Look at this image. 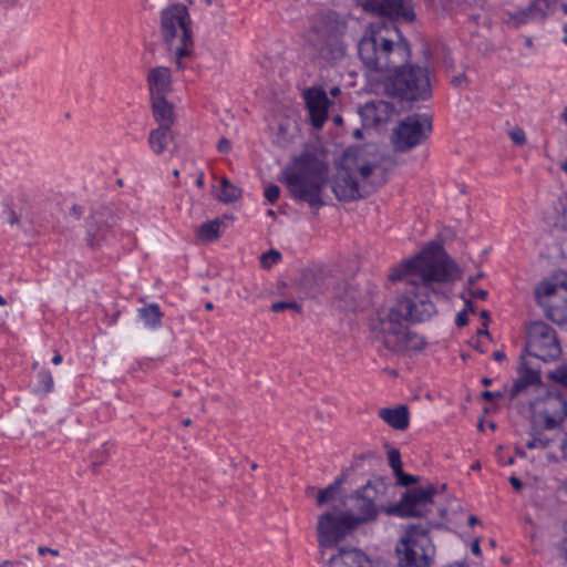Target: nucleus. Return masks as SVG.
Returning <instances> with one entry per match:
<instances>
[{
  "instance_id": "nucleus-1",
  "label": "nucleus",
  "mask_w": 567,
  "mask_h": 567,
  "mask_svg": "<svg viewBox=\"0 0 567 567\" xmlns=\"http://www.w3.org/2000/svg\"><path fill=\"white\" fill-rule=\"evenodd\" d=\"M458 277L456 265L439 245H431L417 256L394 268L389 279L405 280L404 293L394 305L378 310L371 320L372 339L392 352L420 351L425 342L421 336L406 329L404 322H423L436 313L431 295L440 292L434 282H449Z\"/></svg>"
},
{
  "instance_id": "nucleus-2",
  "label": "nucleus",
  "mask_w": 567,
  "mask_h": 567,
  "mask_svg": "<svg viewBox=\"0 0 567 567\" xmlns=\"http://www.w3.org/2000/svg\"><path fill=\"white\" fill-rule=\"evenodd\" d=\"M358 53L368 70L379 73L392 72L411 58L409 42L392 22L385 21L368 25L358 43Z\"/></svg>"
},
{
  "instance_id": "nucleus-3",
  "label": "nucleus",
  "mask_w": 567,
  "mask_h": 567,
  "mask_svg": "<svg viewBox=\"0 0 567 567\" xmlns=\"http://www.w3.org/2000/svg\"><path fill=\"white\" fill-rule=\"evenodd\" d=\"M328 178V164L317 153L305 151L284 168L279 181L286 185L293 199L319 208L324 204L322 192Z\"/></svg>"
},
{
  "instance_id": "nucleus-4",
  "label": "nucleus",
  "mask_w": 567,
  "mask_h": 567,
  "mask_svg": "<svg viewBox=\"0 0 567 567\" xmlns=\"http://www.w3.org/2000/svg\"><path fill=\"white\" fill-rule=\"evenodd\" d=\"M347 21L334 11H323L312 18L306 42L316 54L327 61H339L347 52L343 35Z\"/></svg>"
},
{
  "instance_id": "nucleus-5",
  "label": "nucleus",
  "mask_w": 567,
  "mask_h": 567,
  "mask_svg": "<svg viewBox=\"0 0 567 567\" xmlns=\"http://www.w3.org/2000/svg\"><path fill=\"white\" fill-rule=\"evenodd\" d=\"M161 32L165 42L175 50L178 68L182 59L190 56L194 48L190 18L183 4H172L161 12Z\"/></svg>"
},
{
  "instance_id": "nucleus-6",
  "label": "nucleus",
  "mask_w": 567,
  "mask_h": 567,
  "mask_svg": "<svg viewBox=\"0 0 567 567\" xmlns=\"http://www.w3.org/2000/svg\"><path fill=\"white\" fill-rule=\"evenodd\" d=\"M392 72L385 82V90L390 95L406 101L425 100L431 95L426 68L403 64L392 69Z\"/></svg>"
},
{
  "instance_id": "nucleus-7",
  "label": "nucleus",
  "mask_w": 567,
  "mask_h": 567,
  "mask_svg": "<svg viewBox=\"0 0 567 567\" xmlns=\"http://www.w3.org/2000/svg\"><path fill=\"white\" fill-rule=\"evenodd\" d=\"M396 550L403 554L405 565L414 567H429L435 555L429 529L421 525H410L406 528Z\"/></svg>"
},
{
  "instance_id": "nucleus-8",
  "label": "nucleus",
  "mask_w": 567,
  "mask_h": 567,
  "mask_svg": "<svg viewBox=\"0 0 567 567\" xmlns=\"http://www.w3.org/2000/svg\"><path fill=\"white\" fill-rule=\"evenodd\" d=\"M432 131V121L427 114H412L402 120L394 128L392 144L395 151L406 152L423 143Z\"/></svg>"
},
{
  "instance_id": "nucleus-9",
  "label": "nucleus",
  "mask_w": 567,
  "mask_h": 567,
  "mask_svg": "<svg viewBox=\"0 0 567 567\" xmlns=\"http://www.w3.org/2000/svg\"><path fill=\"white\" fill-rule=\"evenodd\" d=\"M527 353L544 362L557 360L561 354V347L556 331L545 322H534L527 332Z\"/></svg>"
},
{
  "instance_id": "nucleus-10",
  "label": "nucleus",
  "mask_w": 567,
  "mask_h": 567,
  "mask_svg": "<svg viewBox=\"0 0 567 567\" xmlns=\"http://www.w3.org/2000/svg\"><path fill=\"white\" fill-rule=\"evenodd\" d=\"M533 420L546 430H554L567 421V402L558 393L548 391L530 404Z\"/></svg>"
},
{
  "instance_id": "nucleus-11",
  "label": "nucleus",
  "mask_w": 567,
  "mask_h": 567,
  "mask_svg": "<svg viewBox=\"0 0 567 567\" xmlns=\"http://www.w3.org/2000/svg\"><path fill=\"white\" fill-rule=\"evenodd\" d=\"M358 527L348 512H327L318 520V542L321 548H329Z\"/></svg>"
},
{
  "instance_id": "nucleus-12",
  "label": "nucleus",
  "mask_w": 567,
  "mask_h": 567,
  "mask_svg": "<svg viewBox=\"0 0 567 567\" xmlns=\"http://www.w3.org/2000/svg\"><path fill=\"white\" fill-rule=\"evenodd\" d=\"M435 488L432 485L427 487H414L408 489L399 504L389 507L386 512L400 517H422L430 512L433 504Z\"/></svg>"
},
{
  "instance_id": "nucleus-13",
  "label": "nucleus",
  "mask_w": 567,
  "mask_h": 567,
  "mask_svg": "<svg viewBox=\"0 0 567 567\" xmlns=\"http://www.w3.org/2000/svg\"><path fill=\"white\" fill-rule=\"evenodd\" d=\"M379 498V492L371 483L365 484L353 494V504L349 513L352 514V518L358 526L377 518L382 508Z\"/></svg>"
},
{
  "instance_id": "nucleus-14",
  "label": "nucleus",
  "mask_w": 567,
  "mask_h": 567,
  "mask_svg": "<svg viewBox=\"0 0 567 567\" xmlns=\"http://www.w3.org/2000/svg\"><path fill=\"white\" fill-rule=\"evenodd\" d=\"M358 4L365 11L393 20H414L411 0H358Z\"/></svg>"
},
{
  "instance_id": "nucleus-15",
  "label": "nucleus",
  "mask_w": 567,
  "mask_h": 567,
  "mask_svg": "<svg viewBox=\"0 0 567 567\" xmlns=\"http://www.w3.org/2000/svg\"><path fill=\"white\" fill-rule=\"evenodd\" d=\"M310 122L313 127L320 128L328 118V106L330 104L326 91L322 87L308 89L303 94Z\"/></svg>"
},
{
  "instance_id": "nucleus-16",
  "label": "nucleus",
  "mask_w": 567,
  "mask_h": 567,
  "mask_svg": "<svg viewBox=\"0 0 567 567\" xmlns=\"http://www.w3.org/2000/svg\"><path fill=\"white\" fill-rule=\"evenodd\" d=\"M112 225L107 223L103 213H95L90 217L86 230V241L92 248H99L109 243Z\"/></svg>"
},
{
  "instance_id": "nucleus-17",
  "label": "nucleus",
  "mask_w": 567,
  "mask_h": 567,
  "mask_svg": "<svg viewBox=\"0 0 567 567\" xmlns=\"http://www.w3.org/2000/svg\"><path fill=\"white\" fill-rule=\"evenodd\" d=\"M147 86L151 99L166 97L172 90V76L169 69L156 66L148 71Z\"/></svg>"
},
{
  "instance_id": "nucleus-18",
  "label": "nucleus",
  "mask_w": 567,
  "mask_h": 567,
  "mask_svg": "<svg viewBox=\"0 0 567 567\" xmlns=\"http://www.w3.org/2000/svg\"><path fill=\"white\" fill-rule=\"evenodd\" d=\"M332 190L339 200H354L362 196L357 181L347 171L338 173L333 181Z\"/></svg>"
},
{
  "instance_id": "nucleus-19",
  "label": "nucleus",
  "mask_w": 567,
  "mask_h": 567,
  "mask_svg": "<svg viewBox=\"0 0 567 567\" xmlns=\"http://www.w3.org/2000/svg\"><path fill=\"white\" fill-rule=\"evenodd\" d=\"M329 567H372L368 556L355 548H341L329 559Z\"/></svg>"
},
{
  "instance_id": "nucleus-20",
  "label": "nucleus",
  "mask_w": 567,
  "mask_h": 567,
  "mask_svg": "<svg viewBox=\"0 0 567 567\" xmlns=\"http://www.w3.org/2000/svg\"><path fill=\"white\" fill-rule=\"evenodd\" d=\"M378 415L394 430L404 431L409 427L410 414L405 405L380 409Z\"/></svg>"
},
{
  "instance_id": "nucleus-21",
  "label": "nucleus",
  "mask_w": 567,
  "mask_h": 567,
  "mask_svg": "<svg viewBox=\"0 0 567 567\" xmlns=\"http://www.w3.org/2000/svg\"><path fill=\"white\" fill-rule=\"evenodd\" d=\"M151 109L157 126L173 127L175 123L174 105L166 97L151 99Z\"/></svg>"
},
{
  "instance_id": "nucleus-22",
  "label": "nucleus",
  "mask_w": 567,
  "mask_h": 567,
  "mask_svg": "<svg viewBox=\"0 0 567 567\" xmlns=\"http://www.w3.org/2000/svg\"><path fill=\"white\" fill-rule=\"evenodd\" d=\"M174 137L173 127L157 126L156 128L151 130L147 143L152 152L159 156L164 154Z\"/></svg>"
},
{
  "instance_id": "nucleus-23",
  "label": "nucleus",
  "mask_w": 567,
  "mask_h": 567,
  "mask_svg": "<svg viewBox=\"0 0 567 567\" xmlns=\"http://www.w3.org/2000/svg\"><path fill=\"white\" fill-rule=\"evenodd\" d=\"M540 382V373L538 369L532 368L524 362L518 370V378L513 384L512 396L518 395L526 388Z\"/></svg>"
},
{
  "instance_id": "nucleus-24",
  "label": "nucleus",
  "mask_w": 567,
  "mask_h": 567,
  "mask_svg": "<svg viewBox=\"0 0 567 567\" xmlns=\"http://www.w3.org/2000/svg\"><path fill=\"white\" fill-rule=\"evenodd\" d=\"M137 317L144 323V327L156 330L162 327L163 312L158 303H150L137 309Z\"/></svg>"
},
{
  "instance_id": "nucleus-25",
  "label": "nucleus",
  "mask_w": 567,
  "mask_h": 567,
  "mask_svg": "<svg viewBox=\"0 0 567 567\" xmlns=\"http://www.w3.org/2000/svg\"><path fill=\"white\" fill-rule=\"evenodd\" d=\"M241 197V189L234 185L228 178L223 177L220 179V188L217 193V198L221 203L230 204L238 200Z\"/></svg>"
},
{
  "instance_id": "nucleus-26",
  "label": "nucleus",
  "mask_w": 567,
  "mask_h": 567,
  "mask_svg": "<svg viewBox=\"0 0 567 567\" xmlns=\"http://www.w3.org/2000/svg\"><path fill=\"white\" fill-rule=\"evenodd\" d=\"M223 223L219 219L202 224L197 229V236L203 241H214L220 235Z\"/></svg>"
},
{
  "instance_id": "nucleus-27",
  "label": "nucleus",
  "mask_w": 567,
  "mask_h": 567,
  "mask_svg": "<svg viewBox=\"0 0 567 567\" xmlns=\"http://www.w3.org/2000/svg\"><path fill=\"white\" fill-rule=\"evenodd\" d=\"M559 288L567 290V284L561 282L560 285H556L550 281H544L539 284L535 290V296L538 303L545 307V299L555 296Z\"/></svg>"
},
{
  "instance_id": "nucleus-28",
  "label": "nucleus",
  "mask_w": 567,
  "mask_h": 567,
  "mask_svg": "<svg viewBox=\"0 0 567 567\" xmlns=\"http://www.w3.org/2000/svg\"><path fill=\"white\" fill-rule=\"evenodd\" d=\"M54 388V381L51 372L47 369H41L37 374V383L33 391L37 394L45 395L52 392Z\"/></svg>"
},
{
  "instance_id": "nucleus-29",
  "label": "nucleus",
  "mask_w": 567,
  "mask_h": 567,
  "mask_svg": "<svg viewBox=\"0 0 567 567\" xmlns=\"http://www.w3.org/2000/svg\"><path fill=\"white\" fill-rule=\"evenodd\" d=\"M508 17H509V21L516 27L527 23L534 19H537V16L534 12V10H532L530 4L526 9L517 10L514 12H508Z\"/></svg>"
},
{
  "instance_id": "nucleus-30",
  "label": "nucleus",
  "mask_w": 567,
  "mask_h": 567,
  "mask_svg": "<svg viewBox=\"0 0 567 567\" xmlns=\"http://www.w3.org/2000/svg\"><path fill=\"white\" fill-rule=\"evenodd\" d=\"M343 301V308L350 311H355L360 308L358 300V290L354 287H348L342 296H339Z\"/></svg>"
},
{
  "instance_id": "nucleus-31",
  "label": "nucleus",
  "mask_w": 567,
  "mask_h": 567,
  "mask_svg": "<svg viewBox=\"0 0 567 567\" xmlns=\"http://www.w3.org/2000/svg\"><path fill=\"white\" fill-rule=\"evenodd\" d=\"M556 3L557 0H533L530 6L537 18H543L555 8Z\"/></svg>"
},
{
  "instance_id": "nucleus-32",
  "label": "nucleus",
  "mask_w": 567,
  "mask_h": 567,
  "mask_svg": "<svg viewBox=\"0 0 567 567\" xmlns=\"http://www.w3.org/2000/svg\"><path fill=\"white\" fill-rule=\"evenodd\" d=\"M340 484H341V480H337L333 484L321 489L317 496L318 505L321 506V505L326 504L327 502H329L330 499H332L334 497L336 491Z\"/></svg>"
},
{
  "instance_id": "nucleus-33",
  "label": "nucleus",
  "mask_w": 567,
  "mask_h": 567,
  "mask_svg": "<svg viewBox=\"0 0 567 567\" xmlns=\"http://www.w3.org/2000/svg\"><path fill=\"white\" fill-rule=\"evenodd\" d=\"M548 378L567 388V367L560 365L548 373Z\"/></svg>"
},
{
  "instance_id": "nucleus-34",
  "label": "nucleus",
  "mask_w": 567,
  "mask_h": 567,
  "mask_svg": "<svg viewBox=\"0 0 567 567\" xmlns=\"http://www.w3.org/2000/svg\"><path fill=\"white\" fill-rule=\"evenodd\" d=\"M388 461H389L390 467L393 470V473H396V472L401 473L402 462H401V454H400L399 450L391 449L388 452Z\"/></svg>"
},
{
  "instance_id": "nucleus-35",
  "label": "nucleus",
  "mask_w": 567,
  "mask_h": 567,
  "mask_svg": "<svg viewBox=\"0 0 567 567\" xmlns=\"http://www.w3.org/2000/svg\"><path fill=\"white\" fill-rule=\"evenodd\" d=\"M264 195L269 204H275L280 196V188L277 185L269 184L265 187Z\"/></svg>"
},
{
  "instance_id": "nucleus-36",
  "label": "nucleus",
  "mask_w": 567,
  "mask_h": 567,
  "mask_svg": "<svg viewBox=\"0 0 567 567\" xmlns=\"http://www.w3.org/2000/svg\"><path fill=\"white\" fill-rule=\"evenodd\" d=\"M281 259V255L277 250H270L262 255L261 264L265 268H270Z\"/></svg>"
},
{
  "instance_id": "nucleus-37",
  "label": "nucleus",
  "mask_w": 567,
  "mask_h": 567,
  "mask_svg": "<svg viewBox=\"0 0 567 567\" xmlns=\"http://www.w3.org/2000/svg\"><path fill=\"white\" fill-rule=\"evenodd\" d=\"M550 440L548 437H543L542 435L533 436L532 439L527 440L526 447L529 450L533 449H545L548 446Z\"/></svg>"
},
{
  "instance_id": "nucleus-38",
  "label": "nucleus",
  "mask_w": 567,
  "mask_h": 567,
  "mask_svg": "<svg viewBox=\"0 0 567 567\" xmlns=\"http://www.w3.org/2000/svg\"><path fill=\"white\" fill-rule=\"evenodd\" d=\"M398 483L402 486H409L410 484H413L416 482V478L413 475L406 474L401 470L400 472L394 473Z\"/></svg>"
},
{
  "instance_id": "nucleus-39",
  "label": "nucleus",
  "mask_w": 567,
  "mask_h": 567,
  "mask_svg": "<svg viewBox=\"0 0 567 567\" xmlns=\"http://www.w3.org/2000/svg\"><path fill=\"white\" fill-rule=\"evenodd\" d=\"M509 136L512 141L517 145H523L526 142L525 132L519 127H516L513 131H511Z\"/></svg>"
},
{
  "instance_id": "nucleus-40",
  "label": "nucleus",
  "mask_w": 567,
  "mask_h": 567,
  "mask_svg": "<svg viewBox=\"0 0 567 567\" xmlns=\"http://www.w3.org/2000/svg\"><path fill=\"white\" fill-rule=\"evenodd\" d=\"M107 454H109V449L106 446H103L101 450L96 451L93 454L92 464L94 466L103 464L107 457Z\"/></svg>"
},
{
  "instance_id": "nucleus-41",
  "label": "nucleus",
  "mask_w": 567,
  "mask_h": 567,
  "mask_svg": "<svg viewBox=\"0 0 567 567\" xmlns=\"http://www.w3.org/2000/svg\"><path fill=\"white\" fill-rule=\"evenodd\" d=\"M297 308H299V306L296 302L278 301V302H274L271 305V310L274 312H280L286 309H297Z\"/></svg>"
},
{
  "instance_id": "nucleus-42",
  "label": "nucleus",
  "mask_w": 567,
  "mask_h": 567,
  "mask_svg": "<svg viewBox=\"0 0 567 567\" xmlns=\"http://www.w3.org/2000/svg\"><path fill=\"white\" fill-rule=\"evenodd\" d=\"M374 166L372 164H363L359 167V173L362 179H367L373 172Z\"/></svg>"
},
{
  "instance_id": "nucleus-43",
  "label": "nucleus",
  "mask_w": 567,
  "mask_h": 567,
  "mask_svg": "<svg viewBox=\"0 0 567 567\" xmlns=\"http://www.w3.org/2000/svg\"><path fill=\"white\" fill-rule=\"evenodd\" d=\"M467 321H468L467 311H466V309H463L462 311H460L456 315L455 323L458 327H463L467 323Z\"/></svg>"
},
{
  "instance_id": "nucleus-44",
  "label": "nucleus",
  "mask_w": 567,
  "mask_h": 567,
  "mask_svg": "<svg viewBox=\"0 0 567 567\" xmlns=\"http://www.w3.org/2000/svg\"><path fill=\"white\" fill-rule=\"evenodd\" d=\"M217 150L221 153H227L230 151V143L226 138H221L217 143Z\"/></svg>"
},
{
  "instance_id": "nucleus-45",
  "label": "nucleus",
  "mask_w": 567,
  "mask_h": 567,
  "mask_svg": "<svg viewBox=\"0 0 567 567\" xmlns=\"http://www.w3.org/2000/svg\"><path fill=\"white\" fill-rule=\"evenodd\" d=\"M482 396L485 399V400H488V401H492L493 399L495 398H501L502 394L501 392H492V391H484L482 393Z\"/></svg>"
},
{
  "instance_id": "nucleus-46",
  "label": "nucleus",
  "mask_w": 567,
  "mask_h": 567,
  "mask_svg": "<svg viewBox=\"0 0 567 567\" xmlns=\"http://www.w3.org/2000/svg\"><path fill=\"white\" fill-rule=\"evenodd\" d=\"M509 483L512 484V486L516 489V491H519L522 487H523V483L522 481L516 477V476H511L509 477Z\"/></svg>"
},
{
  "instance_id": "nucleus-47",
  "label": "nucleus",
  "mask_w": 567,
  "mask_h": 567,
  "mask_svg": "<svg viewBox=\"0 0 567 567\" xmlns=\"http://www.w3.org/2000/svg\"><path fill=\"white\" fill-rule=\"evenodd\" d=\"M38 551H39L40 555H44V554H51L53 556H58L59 555V551L56 549H52V548H49V547H39Z\"/></svg>"
},
{
  "instance_id": "nucleus-48",
  "label": "nucleus",
  "mask_w": 567,
  "mask_h": 567,
  "mask_svg": "<svg viewBox=\"0 0 567 567\" xmlns=\"http://www.w3.org/2000/svg\"><path fill=\"white\" fill-rule=\"evenodd\" d=\"M378 107H382V109L386 110L389 107V105H388V103L382 102V101H380L378 103H371V104L368 103L365 105V110L378 109Z\"/></svg>"
},
{
  "instance_id": "nucleus-49",
  "label": "nucleus",
  "mask_w": 567,
  "mask_h": 567,
  "mask_svg": "<svg viewBox=\"0 0 567 567\" xmlns=\"http://www.w3.org/2000/svg\"><path fill=\"white\" fill-rule=\"evenodd\" d=\"M472 296L474 298L485 299L487 296V291H485L483 289H475L472 291Z\"/></svg>"
},
{
  "instance_id": "nucleus-50",
  "label": "nucleus",
  "mask_w": 567,
  "mask_h": 567,
  "mask_svg": "<svg viewBox=\"0 0 567 567\" xmlns=\"http://www.w3.org/2000/svg\"><path fill=\"white\" fill-rule=\"evenodd\" d=\"M493 358H494V360H496V361H504V360H505V358H506V355H505V353H504L503 351H495V352L493 353Z\"/></svg>"
},
{
  "instance_id": "nucleus-51",
  "label": "nucleus",
  "mask_w": 567,
  "mask_h": 567,
  "mask_svg": "<svg viewBox=\"0 0 567 567\" xmlns=\"http://www.w3.org/2000/svg\"><path fill=\"white\" fill-rule=\"evenodd\" d=\"M547 317L549 319H551L553 321H557V322L559 321V319L555 315V310L550 307H548V309H547Z\"/></svg>"
},
{
  "instance_id": "nucleus-52",
  "label": "nucleus",
  "mask_w": 567,
  "mask_h": 567,
  "mask_svg": "<svg viewBox=\"0 0 567 567\" xmlns=\"http://www.w3.org/2000/svg\"><path fill=\"white\" fill-rule=\"evenodd\" d=\"M204 179H205V176H204V173H200L196 181H195V184L197 187H203L204 186Z\"/></svg>"
},
{
  "instance_id": "nucleus-53",
  "label": "nucleus",
  "mask_w": 567,
  "mask_h": 567,
  "mask_svg": "<svg viewBox=\"0 0 567 567\" xmlns=\"http://www.w3.org/2000/svg\"><path fill=\"white\" fill-rule=\"evenodd\" d=\"M19 221V217L16 215L14 212H10L9 223L11 225H14Z\"/></svg>"
},
{
  "instance_id": "nucleus-54",
  "label": "nucleus",
  "mask_w": 567,
  "mask_h": 567,
  "mask_svg": "<svg viewBox=\"0 0 567 567\" xmlns=\"http://www.w3.org/2000/svg\"><path fill=\"white\" fill-rule=\"evenodd\" d=\"M472 551L476 555L481 553L480 543L477 539L472 545Z\"/></svg>"
},
{
  "instance_id": "nucleus-55",
  "label": "nucleus",
  "mask_w": 567,
  "mask_h": 567,
  "mask_svg": "<svg viewBox=\"0 0 567 567\" xmlns=\"http://www.w3.org/2000/svg\"><path fill=\"white\" fill-rule=\"evenodd\" d=\"M63 358L60 353H56L53 358H52V363L58 365L62 362Z\"/></svg>"
},
{
  "instance_id": "nucleus-56",
  "label": "nucleus",
  "mask_w": 567,
  "mask_h": 567,
  "mask_svg": "<svg viewBox=\"0 0 567 567\" xmlns=\"http://www.w3.org/2000/svg\"><path fill=\"white\" fill-rule=\"evenodd\" d=\"M477 523H478V518L476 516H470L468 519H467V524L470 526H474Z\"/></svg>"
},
{
  "instance_id": "nucleus-57",
  "label": "nucleus",
  "mask_w": 567,
  "mask_h": 567,
  "mask_svg": "<svg viewBox=\"0 0 567 567\" xmlns=\"http://www.w3.org/2000/svg\"><path fill=\"white\" fill-rule=\"evenodd\" d=\"M72 210L74 212V215L76 216V218H80V216L82 214L81 207L73 206Z\"/></svg>"
},
{
  "instance_id": "nucleus-58",
  "label": "nucleus",
  "mask_w": 567,
  "mask_h": 567,
  "mask_svg": "<svg viewBox=\"0 0 567 567\" xmlns=\"http://www.w3.org/2000/svg\"><path fill=\"white\" fill-rule=\"evenodd\" d=\"M14 563L10 560H4L0 564V567H13Z\"/></svg>"
},
{
  "instance_id": "nucleus-59",
  "label": "nucleus",
  "mask_w": 567,
  "mask_h": 567,
  "mask_svg": "<svg viewBox=\"0 0 567 567\" xmlns=\"http://www.w3.org/2000/svg\"><path fill=\"white\" fill-rule=\"evenodd\" d=\"M563 30H564V34H565L563 41L565 44H567V23L564 25Z\"/></svg>"
},
{
  "instance_id": "nucleus-60",
  "label": "nucleus",
  "mask_w": 567,
  "mask_h": 567,
  "mask_svg": "<svg viewBox=\"0 0 567 567\" xmlns=\"http://www.w3.org/2000/svg\"><path fill=\"white\" fill-rule=\"evenodd\" d=\"M330 93H331L332 95H334V96H336V95H338V94L340 93V89H339V87H337V86H336V87H332V89H331V91H330Z\"/></svg>"
},
{
  "instance_id": "nucleus-61",
  "label": "nucleus",
  "mask_w": 567,
  "mask_h": 567,
  "mask_svg": "<svg viewBox=\"0 0 567 567\" xmlns=\"http://www.w3.org/2000/svg\"><path fill=\"white\" fill-rule=\"evenodd\" d=\"M561 117L564 118V121L566 122L567 124V106L564 109L563 113H561Z\"/></svg>"
},
{
  "instance_id": "nucleus-62",
  "label": "nucleus",
  "mask_w": 567,
  "mask_h": 567,
  "mask_svg": "<svg viewBox=\"0 0 567 567\" xmlns=\"http://www.w3.org/2000/svg\"><path fill=\"white\" fill-rule=\"evenodd\" d=\"M190 424H192V420L190 419H185L183 421V425H185V426H189Z\"/></svg>"
},
{
  "instance_id": "nucleus-63",
  "label": "nucleus",
  "mask_w": 567,
  "mask_h": 567,
  "mask_svg": "<svg viewBox=\"0 0 567 567\" xmlns=\"http://www.w3.org/2000/svg\"><path fill=\"white\" fill-rule=\"evenodd\" d=\"M17 0H0V2L4 3V4H12L14 3Z\"/></svg>"
},
{
  "instance_id": "nucleus-64",
  "label": "nucleus",
  "mask_w": 567,
  "mask_h": 567,
  "mask_svg": "<svg viewBox=\"0 0 567 567\" xmlns=\"http://www.w3.org/2000/svg\"><path fill=\"white\" fill-rule=\"evenodd\" d=\"M561 169L567 174V159L561 164Z\"/></svg>"
}]
</instances>
